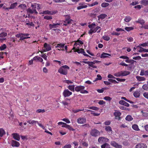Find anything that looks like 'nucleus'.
<instances>
[{
  "label": "nucleus",
  "instance_id": "31",
  "mask_svg": "<svg viewBox=\"0 0 148 148\" xmlns=\"http://www.w3.org/2000/svg\"><path fill=\"white\" fill-rule=\"evenodd\" d=\"M34 9L32 10L30 8L28 9L27 10V11L28 12H29L31 13H35L36 14H37L38 12L36 11V10Z\"/></svg>",
  "mask_w": 148,
  "mask_h": 148
},
{
  "label": "nucleus",
  "instance_id": "43",
  "mask_svg": "<svg viewBox=\"0 0 148 148\" xmlns=\"http://www.w3.org/2000/svg\"><path fill=\"white\" fill-rule=\"evenodd\" d=\"M109 5V4L108 3L103 2L101 4V6L103 8H105L108 6Z\"/></svg>",
  "mask_w": 148,
  "mask_h": 148
},
{
  "label": "nucleus",
  "instance_id": "51",
  "mask_svg": "<svg viewBox=\"0 0 148 148\" xmlns=\"http://www.w3.org/2000/svg\"><path fill=\"white\" fill-rule=\"evenodd\" d=\"M134 28L133 27H126L125 28V29L127 31H130L133 30Z\"/></svg>",
  "mask_w": 148,
  "mask_h": 148
},
{
  "label": "nucleus",
  "instance_id": "10",
  "mask_svg": "<svg viewBox=\"0 0 148 148\" xmlns=\"http://www.w3.org/2000/svg\"><path fill=\"white\" fill-rule=\"evenodd\" d=\"M67 18L64 21L63 25H67L68 24H70L73 21V20L70 19V17L69 16H67Z\"/></svg>",
  "mask_w": 148,
  "mask_h": 148
},
{
  "label": "nucleus",
  "instance_id": "63",
  "mask_svg": "<svg viewBox=\"0 0 148 148\" xmlns=\"http://www.w3.org/2000/svg\"><path fill=\"white\" fill-rule=\"evenodd\" d=\"M62 120L67 123H69L71 122L70 120L64 118Z\"/></svg>",
  "mask_w": 148,
  "mask_h": 148
},
{
  "label": "nucleus",
  "instance_id": "54",
  "mask_svg": "<svg viewBox=\"0 0 148 148\" xmlns=\"http://www.w3.org/2000/svg\"><path fill=\"white\" fill-rule=\"evenodd\" d=\"M136 22L140 23L141 25L145 23L144 21L143 20L140 19H138Z\"/></svg>",
  "mask_w": 148,
  "mask_h": 148
},
{
  "label": "nucleus",
  "instance_id": "3",
  "mask_svg": "<svg viewBox=\"0 0 148 148\" xmlns=\"http://www.w3.org/2000/svg\"><path fill=\"white\" fill-rule=\"evenodd\" d=\"M51 46L49 44L45 43L44 45V47L41 51H39L42 53L51 50Z\"/></svg>",
  "mask_w": 148,
  "mask_h": 148
},
{
  "label": "nucleus",
  "instance_id": "53",
  "mask_svg": "<svg viewBox=\"0 0 148 148\" xmlns=\"http://www.w3.org/2000/svg\"><path fill=\"white\" fill-rule=\"evenodd\" d=\"M98 3H99L98 2L96 1L90 4H88V6L89 7H92L94 5H97L98 4Z\"/></svg>",
  "mask_w": 148,
  "mask_h": 148
},
{
  "label": "nucleus",
  "instance_id": "1",
  "mask_svg": "<svg viewBox=\"0 0 148 148\" xmlns=\"http://www.w3.org/2000/svg\"><path fill=\"white\" fill-rule=\"evenodd\" d=\"M69 69L70 68L68 66L65 65L60 67L58 69V72L61 74L66 75Z\"/></svg>",
  "mask_w": 148,
  "mask_h": 148
},
{
  "label": "nucleus",
  "instance_id": "27",
  "mask_svg": "<svg viewBox=\"0 0 148 148\" xmlns=\"http://www.w3.org/2000/svg\"><path fill=\"white\" fill-rule=\"evenodd\" d=\"M119 103L121 105H124L127 107H129L130 106V105L128 103L123 100L120 101H119Z\"/></svg>",
  "mask_w": 148,
  "mask_h": 148
},
{
  "label": "nucleus",
  "instance_id": "56",
  "mask_svg": "<svg viewBox=\"0 0 148 148\" xmlns=\"http://www.w3.org/2000/svg\"><path fill=\"white\" fill-rule=\"evenodd\" d=\"M36 112L37 113H43L45 112V111L44 110V109H38L36 111Z\"/></svg>",
  "mask_w": 148,
  "mask_h": 148
},
{
  "label": "nucleus",
  "instance_id": "48",
  "mask_svg": "<svg viewBox=\"0 0 148 148\" xmlns=\"http://www.w3.org/2000/svg\"><path fill=\"white\" fill-rule=\"evenodd\" d=\"M122 72L121 71L116 73L114 74V75L116 77H120L122 76Z\"/></svg>",
  "mask_w": 148,
  "mask_h": 148
},
{
  "label": "nucleus",
  "instance_id": "44",
  "mask_svg": "<svg viewBox=\"0 0 148 148\" xmlns=\"http://www.w3.org/2000/svg\"><path fill=\"white\" fill-rule=\"evenodd\" d=\"M18 7L22 9L25 10L26 9V6L25 4H22L19 5Z\"/></svg>",
  "mask_w": 148,
  "mask_h": 148
},
{
  "label": "nucleus",
  "instance_id": "46",
  "mask_svg": "<svg viewBox=\"0 0 148 148\" xmlns=\"http://www.w3.org/2000/svg\"><path fill=\"white\" fill-rule=\"evenodd\" d=\"M84 110V108H83L82 109H76L73 110V112L74 113H76L80 111H83Z\"/></svg>",
  "mask_w": 148,
  "mask_h": 148
},
{
  "label": "nucleus",
  "instance_id": "24",
  "mask_svg": "<svg viewBox=\"0 0 148 148\" xmlns=\"http://www.w3.org/2000/svg\"><path fill=\"white\" fill-rule=\"evenodd\" d=\"M105 130L108 133H112V128L110 126H105Z\"/></svg>",
  "mask_w": 148,
  "mask_h": 148
},
{
  "label": "nucleus",
  "instance_id": "16",
  "mask_svg": "<svg viewBox=\"0 0 148 148\" xmlns=\"http://www.w3.org/2000/svg\"><path fill=\"white\" fill-rule=\"evenodd\" d=\"M65 44L64 43H60L57 44L55 47L56 48H58V49H57V50H62L64 51V48Z\"/></svg>",
  "mask_w": 148,
  "mask_h": 148
},
{
  "label": "nucleus",
  "instance_id": "19",
  "mask_svg": "<svg viewBox=\"0 0 148 148\" xmlns=\"http://www.w3.org/2000/svg\"><path fill=\"white\" fill-rule=\"evenodd\" d=\"M56 13V12L51 11L49 10H46L43 11V12L40 13V14H47L49 15H53Z\"/></svg>",
  "mask_w": 148,
  "mask_h": 148
},
{
  "label": "nucleus",
  "instance_id": "57",
  "mask_svg": "<svg viewBox=\"0 0 148 148\" xmlns=\"http://www.w3.org/2000/svg\"><path fill=\"white\" fill-rule=\"evenodd\" d=\"M88 108L95 110H99L98 108L97 107L94 106L90 107H89Z\"/></svg>",
  "mask_w": 148,
  "mask_h": 148
},
{
  "label": "nucleus",
  "instance_id": "36",
  "mask_svg": "<svg viewBox=\"0 0 148 148\" xmlns=\"http://www.w3.org/2000/svg\"><path fill=\"white\" fill-rule=\"evenodd\" d=\"M101 148H110V145L107 143H105L101 146Z\"/></svg>",
  "mask_w": 148,
  "mask_h": 148
},
{
  "label": "nucleus",
  "instance_id": "32",
  "mask_svg": "<svg viewBox=\"0 0 148 148\" xmlns=\"http://www.w3.org/2000/svg\"><path fill=\"white\" fill-rule=\"evenodd\" d=\"M132 127L134 130L135 131H138L140 130L138 126L136 124L133 125L132 126Z\"/></svg>",
  "mask_w": 148,
  "mask_h": 148
},
{
  "label": "nucleus",
  "instance_id": "50",
  "mask_svg": "<svg viewBox=\"0 0 148 148\" xmlns=\"http://www.w3.org/2000/svg\"><path fill=\"white\" fill-rule=\"evenodd\" d=\"M26 25L29 26V27L34 26V24L32 22H26Z\"/></svg>",
  "mask_w": 148,
  "mask_h": 148
},
{
  "label": "nucleus",
  "instance_id": "52",
  "mask_svg": "<svg viewBox=\"0 0 148 148\" xmlns=\"http://www.w3.org/2000/svg\"><path fill=\"white\" fill-rule=\"evenodd\" d=\"M7 35V34L5 32H2L0 34V37L1 38H4Z\"/></svg>",
  "mask_w": 148,
  "mask_h": 148
},
{
  "label": "nucleus",
  "instance_id": "40",
  "mask_svg": "<svg viewBox=\"0 0 148 148\" xmlns=\"http://www.w3.org/2000/svg\"><path fill=\"white\" fill-rule=\"evenodd\" d=\"M125 119L127 121H130L133 119V118H132L131 116L128 115L125 118Z\"/></svg>",
  "mask_w": 148,
  "mask_h": 148
},
{
  "label": "nucleus",
  "instance_id": "64",
  "mask_svg": "<svg viewBox=\"0 0 148 148\" xmlns=\"http://www.w3.org/2000/svg\"><path fill=\"white\" fill-rule=\"evenodd\" d=\"M143 95L145 98L148 99V92H145L143 93Z\"/></svg>",
  "mask_w": 148,
  "mask_h": 148
},
{
  "label": "nucleus",
  "instance_id": "28",
  "mask_svg": "<svg viewBox=\"0 0 148 148\" xmlns=\"http://www.w3.org/2000/svg\"><path fill=\"white\" fill-rule=\"evenodd\" d=\"M111 55L110 54L105 53H103L101 56V58H107L108 56H110Z\"/></svg>",
  "mask_w": 148,
  "mask_h": 148
},
{
  "label": "nucleus",
  "instance_id": "34",
  "mask_svg": "<svg viewBox=\"0 0 148 148\" xmlns=\"http://www.w3.org/2000/svg\"><path fill=\"white\" fill-rule=\"evenodd\" d=\"M134 96L135 97H138L140 96V91H135L133 94Z\"/></svg>",
  "mask_w": 148,
  "mask_h": 148
},
{
  "label": "nucleus",
  "instance_id": "12",
  "mask_svg": "<svg viewBox=\"0 0 148 148\" xmlns=\"http://www.w3.org/2000/svg\"><path fill=\"white\" fill-rule=\"evenodd\" d=\"M88 26L90 29L88 32V33L90 34H92L93 33V32H92L93 31L92 30H93L96 27V24L95 23H92L89 25Z\"/></svg>",
  "mask_w": 148,
  "mask_h": 148
},
{
  "label": "nucleus",
  "instance_id": "62",
  "mask_svg": "<svg viewBox=\"0 0 148 148\" xmlns=\"http://www.w3.org/2000/svg\"><path fill=\"white\" fill-rule=\"evenodd\" d=\"M73 144L74 145V148H77V147L78 145V143L75 141L73 142Z\"/></svg>",
  "mask_w": 148,
  "mask_h": 148
},
{
  "label": "nucleus",
  "instance_id": "58",
  "mask_svg": "<svg viewBox=\"0 0 148 148\" xmlns=\"http://www.w3.org/2000/svg\"><path fill=\"white\" fill-rule=\"evenodd\" d=\"M38 125V126L41 127L43 130H45V127L42 124L39 123L38 121L37 123Z\"/></svg>",
  "mask_w": 148,
  "mask_h": 148
},
{
  "label": "nucleus",
  "instance_id": "23",
  "mask_svg": "<svg viewBox=\"0 0 148 148\" xmlns=\"http://www.w3.org/2000/svg\"><path fill=\"white\" fill-rule=\"evenodd\" d=\"M21 38H20V40H23L24 39L30 38V37H27V36H29V34H21Z\"/></svg>",
  "mask_w": 148,
  "mask_h": 148
},
{
  "label": "nucleus",
  "instance_id": "26",
  "mask_svg": "<svg viewBox=\"0 0 148 148\" xmlns=\"http://www.w3.org/2000/svg\"><path fill=\"white\" fill-rule=\"evenodd\" d=\"M95 64V63L93 62H90L88 64L89 66L88 68L90 69H92L91 67L93 68H97V66L94 65Z\"/></svg>",
  "mask_w": 148,
  "mask_h": 148
},
{
  "label": "nucleus",
  "instance_id": "11",
  "mask_svg": "<svg viewBox=\"0 0 148 148\" xmlns=\"http://www.w3.org/2000/svg\"><path fill=\"white\" fill-rule=\"evenodd\" d=\"M31 6L33 9H35L37 8L38 10H40L42 8L41 5L39 4L36 3H34L32 4Z\"/></svg>",
  "mask_w": 148,
  "mask_h": 148
},
{
  "label": "nucleus",
  "instance_id": "14",
  "mask_svg": "<svg viewBox=\"0 0 148 148\" xmlns=\"http://www.w3.org/2000/svg\"><path fill=\"white\" fill-rule=\"evenodd\" d=\"M91 135L93 136H96L99 135V132L96 130H93L90 132Z\"/></svg>",
  "mask_w": 148,
  "mask_h": 148
},
{
  "label": "nucleus",
  "instance_id": "2",
  "mask_svg": "<svg viewBox=\"0 0 148 148\" xmlns=\"http://www.w3.org/2000/svg\"><path fill=\"white\" fill-rule=\"evenodd\" d=\"M85 88L83 86H77L75 87V90L77 92H80V93L83 94L88 93V91L84 89Z\"/></svg>",
  "mask_w": 148,
  "mask_h": 148
},
{
  "label": "nucleus",
  "instance_id": "41",
  "mask_svg": "<svg viewBox=\"0 0 148 148\" xmlns=\"http://www.w3.org/2000/svg\"><path fill=\"white\" fill-rule=\"evenodd\" d=\"M106 16L107 15L106 14H101L99 16H98V17L99 19H102L105 18Z\"/></svg>",
  "mask_w": 148,
  "mask_h": 148
},
{
  "label": "nucleus",
  "instance_id": "25",
  "mask_svg": "<svg viewBox=\"0 0 148 148\" xmlns=\"http://www.w3.org/2000/svg\"><path fill=\"white\" fill-rule=\"evenodd\" d=\"M140 3L142 5L146 6L148 5V0H142Z\"/></svg>",
  "mask_w": 148,
  "mask_h": 148
},
{
  "label": "nucleus",
  "instance_id": "5",
  "mask_svg": "<svg viewBox=\"0 0 148 148\" xmlns=\"http://www.w3.org/2000/svg\"><path fill=\"white\" fill-rule=\"evenodd\" d=\"M74 51L77 52L79 53H83V54L84 55V56H85L89 57L90 58L91 57V56H89L87 54H86L85 53V52H84V50L82 48L78 49H77L75 50Z\"/></svg>",
  "mask_w": 148,
  "mask_h": 148
},
{
  "label": "nucleus",
  "instance_id": "20",
  "mask_svg": "<svg viewBox=\"0 0 148 148\" xmlns=\"http://www.w3.org/2000/svg\"><path fill=\"white\" fill-rule=\"evenodd\" d=\"M62 127H65L66 128L70 130L71 131H74L75 130L70 125L67 124L66 123H64V124H63L62 126Z\"/></svg>",
  "mask_w": 148,
  "mask_h": 148
},
{
  "label": "nucleus",
  "instance_id": "47",
  "mask_svg": "<svg viewBox=\"0 0 148 148\" xmlns=\"http://www.w3.org/2000/svg\"><path fill=\"white\" fill-rule=\"evenodd\" d=\"M143 89L144 90L148 91V85L147 84H145L143 85L142 86Z\"/></svg>",
  "mask_w": 148,
  "mask_h": 148
},
{
  "label": "nucleus",
  "instance_id": "55",
  "mask_svg": "<svg viewBox=\"0 0 148 148\" xmlns=\"http://www.w3.org/2000/svg\"><path fill=\"white\" fill-rule=\"evenodd\" d=\"M6 47V46L5 44H3L2 46H0V50L1 51L3 50Z\"/></svg>",
  "mask_w": 148,
  "mask_h": 148
},
{
  "label": "nucleus",
  "instance_id": "21",
  "mask_svg": "<svg viewBox=\"0 0 148 148\" xmlns=\"http://www.w3.org/2000/svg\"><path fill=\"white\" fill-rule=\"evenodd\" d=\"M12 136L14 139L18 141H19L20 139L19 135L17 133H13L12 134Z\"/></svg>",
  "mask_w": 148,
  "mask_h": 148
},
{
  "label": "nucleus",
  "instance_id": "7",
  "mask_svg": "<svg viewBox=\"0 0 148 148\" xmlns=\"http://www.w3.org/2000/svg\"><path fill=\"white\" fill-rule=\"evenodd\" d=\"M109 139L104 137H100L98 139V141L100 143H104L108 142Z\"/></svg>",
  "mask_w": 148,
  "mask_h": 148
},
{
  "label": "nucleus",
  "instance_id": "49",
  "mask_svg": "<svg viewBox=\"0 0 148 148\" xmlns=\"http://www.w3.org/2000/svg\"><path fill=\"white\" fill-rule=\"evenodd\" d=\"M41 56L42 58L45 60H47V56L46 55V53L42 54Z\"/></svg>",
  "mask_w": 148,
  "mask_h": 148
},
{
  "label": "nucleus",
  "instance_id": "38",
  "mask_svg": "<svg viewBox=\"0 0 148 148\" xmlns=\"http://www.w3.org/2000/svg\"><path fill=\"white\" fill-rule=\"evenodd\" d=\"M131 19L132 18L130 17L129 16H127L125 17L124 21L126 22H128L130 21Z\"/></svg>",
  "mask_w": 148,
  "mask_h": 148
},
{
  "label": "nucleus",
  "instance_id": "35",
  "mask_svg": "<svg viewBox=\"0 0 148 148\" xmlns=\"http://www.w3.org/2000/svg\"><path fill=\"white\" fill-rule=\"evenodd\" d=\"M67 88L71 91H73V92L74 91V88H75V85H69L68 86Z\"/></svg>",
  "mask_w": 148,
  "mask_h": 148
},
{
  "label": "nucleus",
  "instance_id": "42",
  "mask_svg": "<svg viewBox=\"0 0 148 148\" xmlns=\"http://www.w3.org/2000/svg\"><path fill=\"white\" fill-rule=\"evenodd\" d=\"M137 48H138V52H143L144 48H143L141 47L140 45L139 46H137Z\"/></svg>",
  "mask_w": 148,
  "mask_h": 148
},
{
  "label": "nucleus",
  "instance_id": "37",
  "mask_svg": "<svg viewBox=\"0 0 148 148\" xmlns=\"http://www.w3.org/2000/svg\"><path fill=\"white\" fill-rule=\"evenodd\" d=\"M121 72L122 74V76H126L129 74L130 73V72L127 71H121Z\"/></svg>",
  "mask_w": 148,
  "mask_h": 148
},
{
  "label": "nucleus",
  "instance_id": "33",
  "mask_svg": "<svg viewBox=\"0 0 148 148\" xmlns=\"http://www.w3.org/2000/svg\"><path fill=\"white\" fill-rule=\"evenodd\" d=\"M70 99H66L65 101H63L62 103L64 106H68L70 103Z\"/></svg>",
  "mask_w": 148,
  "mask_h": 148
},
{
  "label": "nucleus",
  "instance_id": "13",
  "mask_svg": "<svg viewBox=\"0 0 148 148\" xmlns=\"http://www.w3.org/2000/svg\"><path fill=\"white\" fill-rule=\"evenodd\" d=\"M33 60L37 62H41L43 64H44V62H43V59L38 56H36L34 57L33 58Z\"/></svg>",
  "mask_w": 148,
  "mask_h": 148
},
{
  "label": "nucleus",
  "instance_id": "15",
  "mask_svg": "<svg viewBox=\"0 0 148 148\" xmlns=\"http://www.w3.org/2000/svg\"><path fill=\"white\" fill-rule=\"evenodd\" d=\"M121 113L119 111H116L114 113V115L115 117V119L119 120L120 119V116Z\"/></svg>",
  "mask_w": 148,
  "mask_h": 148
},
{
  "label": "nucleus",
  "instance_id": "17",
  "mask_svg": "<svg viewBox=\"0 0 148 148\" xmlns=\"http://www.w3.org/2000/svg\"><path fill=\"white\" fill-rule=\"evenodd\" d=\"M110 144L112 146L116 148H122V146L121 145H119L116 142L114 141L111 142Z\"/></svg>",
  "mask_w": 148,
  "mask_h": 148
},
{
  "label": "nucleus",
  "instance_id": "18",
  "mask_svg": "<svg viewBox=\"0 0 148 148\" xmlns=\"http://www.w3.org/2000/svg\"><path fill=\"white\" fill-rule=\"evenodd\" d=\"M147 145L143 143H139L137 144L135 146V148H147Z\"/></svg>",
  "mask_w": 148,
  "mask_h": 148
},
{
  "label": "nucleus",
  "instance_id": "8",
  "mask_svg": "<svg viewBox=\"0 0 148 148\" xmlns=\"http://www.w3.org/2000/svg\"><path fill=\"white\" fill-rule=\"evenodd\" d=\"M72 94V92L68 89H65L63 92V95L65 97H69Z\"/></svg>",
  "mask_w": 148,
  "mask_h": 148
},
{
  "label": "nucleus",
  "instance_id": "59",
  "mask_svg": "<svg viewBox=\"0 0 148 148\" xmlns=\"http://www.w3.org/2000/svg\"><path fill=\"white\" fill-rule=\"evenodd\" d=\"M103 37L104 40L106 41H108L110 39V38L108 36H104Z\"/></svg>",
  "mask_w": 148,
  "mask_h": 148
},
{
  "label": "nucleus",
  "instance_id": "6",
  "mask_svg": "<svg viewBox=\"0 0 148 148\" xmlns=\"http://www.w3.org/2000/svg\"><path fill=\"white\" fill-rule=\"evenodd\" d=\"M86 119L84 117H79L77 120V122L79 124H83L86 122Z\"/></svg>",
  "mask_w": 148,
  "mask_h": 148
},
{
  "label": "nucleus",
  "instance_id": "4",
  "mask_svg": "<svg viewBox=\"0 0 148 148\" xmlns=\"http://www.w3.org/2000/svg\"><path fill=\"white\" fill-rule=\"evenodd\" d=\"M83 44V43L82 41L80 40H78L74 43L73 49L76 50L79 49V48L82 47V45Z\"/></svg>",
  "mask_w": 148,
  "mask_h": 148
},
{
  "label": "nucleus",
  "instance_id": "39",
  "mask_svg": "<svg viewBox=\"0 0 148 148\" xmlns=\"http://www.w3.org/2000/svg\"><path fill=\"white\" fill-rule=\"evenodd\" d=\"M136 78L139 81H143L145 80V78L144 77L137 76Z\"/></svg>",
  "mask_w": 148,
  "mask_h": 148
},
{
  "label": "nucleus",
  "instance_id": "30",
  "mask_svg": "<svg viewBox=\"0 0 148 148\" xmlns=\"http://www.w3.org/2000/svg\"><path fill=\"white\" fill-rule=\"evenodd\" d=\"M27 122L30 125H36V124L37 123H38V121L30 120L27 121Z\"/></svg>",
  "mask_w": 148,
  "mask_h": 148
},
{
  "label": "nucleus",
  "instance_id": "60",
  "mask_svg": "<svg viewBox=\"0 0 148 148\" xmlns=\"http://www.w3.org/2000/svg\"><path fill=\"white\" fill-rule=\"evenodd\" d=\"M64 82L68 84H71L73 83L72 82L69 80H65L64 81Z\"/></svg>",
  "mask_w": 148,
  "mask_h": 148
},
{
  "label": "nucleus",
  "instance_id": "45",
  "mask_svg": "<svg viewBox=\"0 0 148 148\" xmlns=\"http://www.w3.org/2000/svg\"><path fill=\"white\" fill-rule=\"evenodd\" d=\"M87 6L86 5H84L79 6L77 8V9L78 10H80L82 9L86 8Z\"/></svg>",
  "mask_w": 148,
  "mask_h": 148
},
{
  "label": "nucleus",
  "instance_id": "29",
  "mask_svg": "<svg viewBox=\"0 0 148 148\" xmlns=\"http://www.w3.org/2000/svg\"><path fill=\"white\" fill-rule=\"evenodd\" d=\"M101 30V28L99 26H97L93 30H92L93 31V33H95L97 31V33H99L100 32Z\"/></svg>",
  "mask_w": 148,
  "mask_h": 148
},
{
  "label": "nucleus",
  "instance_id": "61",
  "mask_svg": "<svg viewBox=\"0 0 148 148\" xmlns=\"http://www.w3.org/2000/svg\"><path fill=\"white\" fill-rule=\"evenodd\" d=\"M42 71L43 72L45 73H47L48 72V70L45 67L43 68L42 69Z\"/></svg>",
  "mask_w": 148,
  "mask_h": 148
},
{
  "label": "nucleus",
  "instance_id": "9",
  "mask_svg": "<svg viewBox=\"0 0 148 148\" xmlns=\"http://www.w3.org/2000/svg\"><path fill=\"white\" fill-rule=\"evenodd\" d=\"M18 5V3L17 2L13 3L11 4L10 7L9 8H6L4 6L3 7V8L5 10H9L10 9H13L15 8V7Z\"/></svg>",
  "mask_w": 148,
  "mask_h": 148
},
{
  "label": "nucleus",
  "instance_id": "22",
  "mask_svg": "<svg viewBox=\"0 0 148 148\" xmlns=\"http://www.w3.org/2000/svg\"><path fill=\"white\" fill-rule=\"evenodd\" d=\"M11 145L13 147H18L20 145V144L18 142L12 140L11 142Z\"/></svg>",
  "mask_w": 148,
  "mask_h": 148
}]
</instances>
